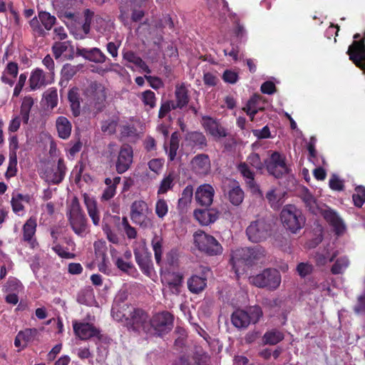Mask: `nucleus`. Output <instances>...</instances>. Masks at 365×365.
Here are the masks:
<instances>
[{"instance_id":"obj_25","label":"nucleus","mask_w":365,"mask_h":365,"mask_svg":"<svg viewBox=\"0 0 365 365\" xmlns=\"http://www.w3.org/2000/svg\"><path fill=\"white\" fill-rule=\"evenodd\" d=\"M185 140L187 145L192 148L203 150L207 146V140L200 131H189L185 134Z\"/></svg>"},{"instance_id":"obj_8","label":"nucleus","mask_w":365,"mask_h":365,"mask_svg":"<svg viewBox=\"0 0 365 365\" xmlns=\"http://www.w3.org/2000/svg\"><path fill=\"white\" fill-rule=\"evenodd\" d=\"M148 319L149 315L147 312L141 308L135 307L125 323V326L128 330L134 332L146 334V330L148 329Z\"/></svg>"},{"instance_id":"obj_24","label":"nucleus","mask_w":365,"mask_h":365,"mask_svg":"<svg viewBox=\"0 0 365 365\" xmlns=\"http://www.w3.org/2000/svg\"><path fill=\"white\" fill-rule=\"evenodd\" d=\"M36 227L37 222L36 218L34 217H29L22 227V240L29 244L32 248H34L37 244L36 240L34 237L36 232Z\"/></svg>"},{"instance_id":"obj_34","label":"nucleus","mask_w":365,"mask_h":365,"mask_svg":"<svg viewBox=\"0 0 365 365\" xmlns=\"http://www.w3.org/2000/svg\"><path fill=\"white\" fill-rule=\"evenodd\" d=\"M187 287L190 292L199 294L205 289L207 286V279L198 275H192L187 280Z\"/></svg>"},{"instance_id":"obj_53","label":"nucleus","mask_w":365,"mask_h":365,"mask_svg":"<svg viewBox=\"0 0 365 365\" xmlns=\"http://www.w3.org/2000/svg\"><path fill=\"white\" fill-rule=\"evenodd\" d=\"M355 192L352 195L354 204L358 207H361L365 202V187L364 186H357Z\"/></svg>"},{"instance_id":"obj_5","label":"nucleus","mask_w":365,"mask_h":365,"mask_svg":"<svg viewBox=\"0 0 365 365\" xmlns=\"http://www.w3.org/2000/svg\"><path fill=\"white\" fill-rule=\"evenodd\" d=\"M57 19L46 11H38V16H34L29 21V26L34 36L44 37L47 31H51L56 24Z\"/></svg>"},{"instance_id":"obj_23","label":"nucleus","mask_w":365,"mask_h":365,"mask_svg":"<svg viewBox=\"0 0 365 365\" xmlns=\"http://www.w3.org/2000/svg\"><path fill=\"white\" fill-rule=\"evenodd\" d=\"M193 171L200 175L209 173L211 168L210 160L207 154H197L191 160Z\"/></svg>"},{"instance_id":"obj_43","label":"nucleus","mask_w":365,"mask_h":365,"mask_svg":"<svg viewBox=\"0 0 365 365\" xmlns=\"http://www.w3.org/2000/svg\"><path fill=\"white\" fill-rule=\"evenodd\" d=\"M337 256V252H334L331 256H329V252L328 250H325L324 252H317L314 255V259L316 264L319 267L324 266L327 264V262H333Z\"/></svg>"},{"instance_id":"obj_37","label":"nucleus","mask_w":365,"mask_h":365,"mask_svg":"<svg viewBox=\"0 0 365 365\" xmlns=\"http://www.w3.org/2000/svg\"><path fill=\"white\" fill-rule=\"evenodd\" d=\"M284 337V334L281 331L277 329H272L267 331L264 334L262 341L264 344L276 345L282 341Z\"/></svg>"},{"instance_id":"obj_39","label":"nucleus","mask_w":365,"mask_h":365,"mask_svg":"<svg viewBox=\"0 0 365 365\" xmlns=\"http://www.w3.org/2000/svg\"><path fill=\"white\" fill-rule=\"evenodd\" d=\"M163 240L161 236L155 235L151 240V246L154 252L155 259L158 265H161Z\"/></svg>"},{"instance_id":"obj_35","label":"nucleus","mask_w":365,"mask_h":365,"mask_svg":"<svg viewBox=\"0 0 365 365\" xmlns=\"http://www.w3.org/2000/svg\"><path fill=\"white\" fill-rule=\"evenodd\" d=\"M48 83L46 81L45 74L42 69L36 68L32 73L29 78L31 90L35 91Z\"/></svg>"},{"instance_id":"obj_21","label":"nucleus","mask_w":365,"mask_h":365,"mask_svg":"<svg viewBox=\"0 0 365 365\" xmlns=\"http://www.w3.org/2000/svg\"><path fill=\"white\" fill-rule=\"evenodd\" d=\"M133 252L135 262L141 272L146 276H150L153 270L151 254L148 252L140 251L137 248L134 250Z\"/></svg>"},{"instance_id":"obj_12","label":"nucleus","mask_w":365,"mask_h":365,"mask_svg":"<svg viewBox=\"0 0 365 365\" xmlns=\"http://www.w3.org/2000/svg\"><path fill=\"white\" fill-rule=\"evenodd\" d=\"M365 33L361 40L354 41L349 46L347 54L349 59L360 69L365 71Z\"/></svg>"},{"instance_id":"obj_16","label":"nucleus","mask_w":365,"mask_h":365,"mask_svg":"<svg viewBox=\"0 0 365 365\" xmlns=\"http://www.w3.org/2000/svg\"><path fill=\"white\" fill-rule=\"evenodd\" d=\"M237 169L242 176L248 190L253 195L262 197V192L255 179V173L251 170L248 164L247 163L242 162L237 165Z\"/></svg>"},{"instance_id":"obj_40","label":"nucleus","mask_w":365,"mask_h":365,"mask_svg":"<svg viewBox=\"0 0 365 365\" xmlns=\"http://www.w3.org/2000/svg\"><path fill=\"white\" fill-rule=\"evenodd\" d=\"M34 105V99L31 96H25L22 101L20 115L24 124H27L29 120L30 111Z\"/></svg>"},{"instance_id":"obj_58","label":"nucleus","mask_w":365,"mask_h":365,"mask_svg":"<svg viewBox=\"0 0 365 365\" xmlns=\"http://www.w3.org/2000/svg\"><path fill=\"white\" fill-rule=\"evenodd\" d=\"M118 122L115 120H108L102 123L101 130L109 135L115 133Z\"/></svg>"},{"instance_id":"obj_46","label":"nucleus","mask_w":365,"mask_h":365,"mask_svg":"<svg viewBox=\"0 0 365 365\" xmlns=\"http://www.w3.org/2000/svg\"><path fill=\"white\" fill-rule=\"evenodd\" d=\"M142 101L143 105L146 107H148V109H153L156 106V96L153 91L151 90H147L143 91L140 97Z\"/></svg>"},{"instance_id":"obj_22","label":"nucleus","mask_w":365,"mask_h":365,"mask_svg":"<svg viewBox=\"0 0 365 365\" xmlns=\"http://www.w3.org/2000/svg\"><path fill=\"white\" fill-rule=\"evenodd\" d=\"M76 53V56H82L85 59L96 63H103L107 59L106 55L98 48L88 49L77 47Z\"/></svg>"},{"instance_id":"obj_45","label":"nucleus","mask_w":365,"mask_h":365,"mask_svg":"<svg viewBox=\"0 0 365 365\" xmlns=\"http://www.w3.org/2000/svg\"><path fill=\"white\" fill-rule=\"evenodd\" d=\"M78 66H73L70 63L65 64L61 69V81L68 82L78 71Z\"/></svg>"},{"instance_id":"obj_4","label":"nucleus","mask_w":365,"mask_h":365,"mask_svg":"<svg viewBox=\"0 0 365 365\" xmlns=\"http://www.w3.org/2000/svg\"><path fill=\"white\" fill-rule=\"evenodd\" d=\"M284 227L292 233H297L304 225L306 219L302 211L294 205H285L280 213Z\"/></svg>"},{"instance_id":"obj_51","label":"nucleus","mask_w":365,"mask_h":365,"mask_svg":"<svg viewBox=\"0 0 365 365\" xmlns=\"http://www.w3.org/2000/svg\"><path fill=\"white\" fill-rule=\"evenodd\" d=\"M193 196V187L190 185H187L181 194V197L178 200L180 207H185L191 202Z\"/></svg>"},{"instance_id":"obj_31","label":"nucleus","mask_w":365,"mask_h":365,"mask_svg":"<svg viewBox=\"0 0 365 365\" xmlns=\"http://www.w3.org/2000/svg\"><path fill=\"white\" fill-rule=\"evenodd\" d=\"M56 127L60 138L66 140L70 137L72 125L66 117H58L56 120Z\"/></svg>"},{"instance_id":"obj_3","label":"nucleus","mask_w":365,"mask_h":365,"mask_svg":"<svg viewBox=\"0 0 365 365\" xmlns=\"http://www.w3.org/2000/svg\"><path fill=\"white\" fill-rule=\"evenodd\" d=\"M174 316L168 311L156 313L148 319L147 334L163 336L173 327Z\"/></svg>"},{"instance_id":"obj_33","label":"nucleus","mask_w":365,"mask_h":365,"mask_svg":"<svg viewBox=\"0 0 365 365\" xmlns=\"http://www.w3.org/2000/svg\"><path fill=\"white\" fill-rule=\"evenodd\" d=\"M301 199L310 213L314 215L319 214L322 210L319 207L316 198L307 189L302 194Z\"/></svg>"},{"instance_id":"obj_42","label":"nucleus","mask_w":365,"mask_h":365,"mask_svg":"<svg viewBox=\"0 0 365 365\" xmlns=\"http://www.w3.org/2000/svg\"><path fill=\"white\" fill-rule=\"evenodd\" d=\"M174 180L175 176L173 172H170L165 175L160 183V186L158 190V195L165 194L168 190H172L175 185Z\"/></svg>"},{"instance_id":"obj_59","label":"nucleus","mask_w":365,"mask_h":365,"mask_svg":"<svg viewBox=\"0 0 365 365\" xmlns=\"http://www.w3.org/2000/svg\"><path fill=\"white\" fill-rule=\"evenodd\" d=\"M52 250L61 258L73 259L76 255L66 251L60 244H56L52 247Z\"/></svg>"},{"instance_id":"obj_13","label":"nucleus","mask_w":365,"mask_h":365,"mask_svg":"<svg viewBox=\"0 0 365 365\" xmlns=\"http://www.w3.org/2000/svg\"><path fill=\"white\" fill-rule=\"evenodd\" d=\"M135 307L125 302V298L117 297L111 308V315L117 322L125 323Z\"/></svg>"},{"instance_id":"obj_9","label":"nucleus","mask_w":365,"mask_h":365,"mask_svg":"<svg viewBox=\"0 0 365 365\" xmlns=\"http://www.w3.org/2000/svg\"><path fill=\"white\" fill-rule=\"evenodd\" d=\"M246 234L252 242H262L271 235V225L263 219L257 220L247 227Z\"/></svg>"},{"instance_id":"obj_63","label":"nucleus","mask_w":365,"mask_h":365,"mask_svg":"<svg viewBox=\"0 0 365 365\" xmlns=\"http://www.w3.org/2000/svg\"><path fill=\"white\" fill-rule=\"evenodd\" d=\"M222 79L226 83L233 84L237 81L238 75L236 72L231 70H225L222 75Z\"/></svg>"},{"instance_id":"obj_62","label":"nucleus","mask_w":365,"mask_h":365,"mask_svg":"<svg viewBox=\"0 0 365 365\" xmlns=\"http://www.w3.org/2000/svg\"><path fill=\"white\" fill-rule=\"evenodd\" d=\"M329 187L333 190L341 191L344 190V182L341 180L336 175H333L329 180Z\"/></svg>"},{"instance_id":"obj_17","label":"nucleus","mask_w":365,"mask_h":365,"mask_svg":"<svg viewBox=\"0 0 365 365\" xmlns=\"http://www.w3.org/2000/svg\"><path fill=\"white\" fill-rule=\"evenodd\" d=\"M224 192L227 195L230 203L235 206H239L243 202L245 192L239 182L235 180H229L227 185H224Z\"/></svg>"},{"instance_id":"obj_10","label":"nucleus","mask_w":365,"mask_h":365,"mask_svg":"<svg viewBox=\"0 0 365 365\" xmlns=\"http://www.w3.org/2000/svg\"><path fill=\"white\" fill-rule=\"evenodd\" d=\"M84 93L90 105L99 110L103 108L106 99V92L102 83L97 81L91 82L85 89Z\"/></svg>"},{"instance_id":"obj_55","label":"nucleus","mask_w":365,"mask_h":365,"mask_svg":"<svg viewBox=\"0 0 365 365\" xmlns=\"http://www.w3.org/2000/svg\"><path fill=\"white\" fill-rule=\"evenodd\" d=\"M247 163L257 170H262L265 166L264 163L261 161L258 153H252L247 158Z\"/></svg>"},{"instance_id":"obj_56","label":"nucleus","mask_w":365,"mask_h":365,"mask_svg":"<svg viewBox=\"0 0 365 365\" xmlns=\"http://www.w3.org/2000/svg\"><path fill=\"white\" fill-rule=\"evenodd\" d=\"M314 267L308 262H300L297 266V272L301 277H305L312 273Z\"/></svg>"},{"instance_id":"obj_48","label":"nucleus","mask_w":365,"mask_h":365,"mask_svg":"<svg viewBox=\"0 0 365 365\" xmlns=\"http://www.w3.org/2000/svg\"><path fill=\"white\" fill-rule=\"evenodd\" d=\"M115 265L118 269L127 274L137 272L136 268L131 262L125 261L122 257H117L115 259Z\"/></svg>"},{"instance_id":"obj_64","label":"nucleus","mask_w":365,"mask_h":365,"mask_svg":"<svg viewBox=\"0 0 365 365\" xmlns=\"http://www.w3.org/2000/svg\"><path fill=\"white\" fill-rule=\"evenodd\" d=\"M261 91L264 94H273L276 91L275 84L269 81H265L261 86Z\"/></svg>"},{"instance_id":"obj_11","label":"nucleus","mask_w":365,"mask_h":365,"mask_svg":"<svg viewBox=\"0 0 365 365\" xmlns=\"http://www.w3.org/2000/svg\"><path fill=\"white\" fill-rule=\"evenodd\" d=\"M266 169L269 175L280 178L288 172L285 158L279 152L272 153L270 158L264 161Z\"/></svg>"},{"instance_id":"obj_52","label":"nucleus","mask_w":365,"mask_h":365,"mask_svg":"<svg viewBox=\"0 0 365 365\" xmlns=\"http://www.w3.org/2000/svg\"><path fill=\"white\" fill-rule=\"evenodd\" d=\"M349 266V259L344 257L336 259L334 264L331 268V272L333 274H339Z\"/></svg>"},{"instance_id":"obj_28","label":"nucleus","mask_w":365,"mask_h":365,"mask_svg":"<svg viewBox=\"0 0 365 365\" xmlns=\"http://www.w3.org/2000/svg\"><path fill=\"white\" fill-rule=\"evenodd\" d=\"M68 100L73 115L74 117L79 116L81 112V104L83 100L78 88L73 87L68 91Z\"/></svg>"},{"instance_id":"obj_49","label":"nucleus","mask_w":365,"mask_h":365,"mask_svg":"<svg viewBox=\"0 0 365 365\" xmlns=\"http://www.w3.org/2000/svg\"><path fill=\"white\" fill-rule=\"evenodd\" d=\"M43 98L48 106L51 109L57 106L58 93L55 88H50L43 94Z\"/></svg>"},{"instance_id":"obj_6","label":"nucleus","mask_w":365,"mask_h":365,"mask_svg":"<svg viewBox=\"0 0 365 365\" xmlns=\"http://www.w3.org/2000/svg\"><path fill=\"white\" fill-rule=\"evenodd\" d=\"M193 237L194 243L200 252L210 256L222 253V247L213 236L200 231L195 232Z\"/></svg>"},{"instance_id":"obj_60","label":"nucleus","mask_w":365,"mask_h":365,"mask_svg":"<svg viewBox=\"0 0 365 365\" xmlns=\"http://www.w3.org/2000/svg\"><path fill=\"white\" fill-rule=\"evenodd\" d=\"M164 160L160 158L152 159L148 163L149 169L157 175L161 172Z\"/></svg>"},{"instance_id":"obj_38","label":"nucleus","mask_w":365,"mask_h":365,"mask_svg":"<svg viewBox=\"0 0 365 365\" xmlns=\"http://www.w3.org/2000/svg\"><path fill=\"white\" fill-rule=\"evenodd\" d=\"M182 283V275L180 273H172L166 279V284L173 294H178Z\"/></svg>"},{"instance_id":"obj_61","label":"nucleus","mask_w":365,"mask_h":365,"mask_svg":"<svg viewBox=\"0 0 365 365\" xmlns=\"http://www.w3.org/2000/svg\"><path fill=\"white\" fill-rule=\"evenodd\" d=\"M103 230L104 233L106 234V237L109 242H112L113 244H115V245H118L119 243L120 239H119L118 235L111 230L109 225L106 224L103 227Z\"/></svg>"},{"instance_id":"obj_54","label":"nucleus","mask_w":365,"mask_h":365,"mask_svg":"<svg viewBox=\"0 0 365 365\" xmlns=\"http://www.w3.org/2000/svg\"><path fill=\"white\" fill-rule=\"evenodd\" d=\"M155 214L159 218L163 219L168 212V206L165 200L159 199L155 204Z\"/></svg>"},{"instance_id":"obj_30","label":"nucleus","mask_w":365,"mask_h":365,"mask_svg":"<svg viewBox=\"0 0 365 365\" xmlns=\"http://www.w3.org/2000/svg\"><path fill=\"white\" fill-rule=\"evenodd\" d=\"M250 319L247 312L243 309H237L231 315V322L237 329H246L250 324Z\"/></svg>"},{"instance_id":"obj_41","label":"nucleus","mask_w":365,"mask_h":365,"mask_svg":"<svg viewBox=\"0 0 365 365\" xmlns=\"http://www.w3.org/2000/svg\"><path fill=\"white\" fill-rule=\"evenodd\" d=\"M177 106L180 109L187 105L189 102V96L187 89L185 86H177L175 91Z\"/></svg>"},{"instance_id":"obj_36","label":"nucleus","mask_w":365,"mask_h":365,"mask_svg":"<svg viewBox=\"0 0 365 365\" xmlns=\"http://www.w3.org/2000/svg\"><path fill=\"white\" fill-rule=\"evenodd\" d=\"M66 172V166L63 158H59L57 163V168L53 173L48 177V180L53 185H58L64 179Z\"/></svg>"},{"instance_id":"obj_14","label":"nucleus","mask_w":365,"mask_h":365,"mask_svg":"<svg viewBox=\"0 0 365 365\" xmlns=\"http://www.w3.org/2000/svg\"><path fill=\"white\" fill-rule=\"evenodd\" d=\"M73 329L76 336L81 340L86 341L93 337L101 339L100 329L93 324L74 321L73 322Z\"/></svg>"},{"instance_id":"obj_26","label":"nucleus","mask_w":365,"mask_h":365,"mask_svg":"<svg viewBox=\"0 0 365 365\" xmlns=\"http://www.w3.org/2000/svg\"><path fill=\"white\" fill-rule=\"evenodd\" d=\"M319 214H322L324 220L334 227L336 235H340L344 231L345 226L343 221L336 212L331 209L322 210Z\"/></svg>"},{"instance_id":"obj_29","label":"nucleus","mask_w":365,"mask_h":365,"mask_svg":"<svg viewBox=\"0 0 365 365\" xmlns=\"http://www.w3.org/2000/svg\"><path fill=\"white\" fill-rule=\"evenodd\" d=\"M83 199L88 214L91 217L93 224L95 226H98L100 225V215L97 208L96 201L90 197L87 194L83 195Z\"/></svg>"},{"instance_id":"obj_2","label":"nucleus","mask_w":365,"mask_h":365,"mask_svg":"<svg viewBox=\"0 0 365 365\" xmlns=\"http://www.w3.org/2000/svg\"><path fill=\"white\" fill-rule=\"evenodd\" d=\"M66 217L76 235L83 237L89 232L88 219L77 197H74L68 206Z\"/></svg>"},{"instance_id":"obj_7","label":"nucleus","mask_w":365,"mask_h":365,"mask_svg":"<svg viewBox=\"0 0 365 365\" xmlns=\"http://www.w3.org/2000/svg\"><path fill=\"white\" fill-rule=\"evenodd\" d=\"M251 283L257 287L276 289L280 284L281 275L275 269H265L262 272L250 277Z\"/></svg>"},{"instance_id":"obj_50","label":"nucleus","mask_w":365,"mask_h":365,"mask_svg":"<svg viewBox=\"0 0 365 365\" xmlns=\"http://www.w3.org/2000/svg\"><path fill=\"white\" fill-rule=\"evenodd\" d=\"M250 319V324H257L263 316L262 308L258 306L250 307L246 311Z\"/></svg>"},{"instance_id":"obj_32","label":"nucleus","mask_w":365,"mask_h":365,"mask_svg":"<svg viewBox=\"0 0 365 365\" xmlns=\"http://www.w3.org/2000/svg\"><path fill=\"white\" fill-rule=\"evenodd\" d=\"M19 148V140L16 136H12L9 139V150H10V163L6 173V178H10L16 175V170L12 172L11 166L16 165V150Z\"/></svg>"},{"instance_id":"obj_18","label":"nucleus","mask_w":365,"mask_h":365,"mask_svg":"<svg viewBox=\"0 0 365 365\" xmlns=\"http://www.w3.org/2000/svg\"><path fill=\"white\" fill-rule=\"evenodd\" d=\"M148 205L144 200H135L130 207L132 221L140 226L146 225Z\"/></svg>"},{"instance_id":"obj_27","label":"nucleus","mask_w":365,"mask_h":365,"mask_svg":"<svg viewBox=\"0 0 365 365\" xmlns=\"http://www.w3.org/2000/svg\"><path fill=\"white\" fill-rule=\"evenodd\" d=\"M195 218L202 225H208L215 222L218 217L219 212L215 209H197L194 211Z\"/></svg>"},{"instance_id":"obj_19","label":"nucleus","mask_w":365,"mask_h":365,"mask_svg":"<svg viewBox=\"0 0 365 365\" xmlns=\"http://www.w3.org/2000/svg\"><path fill=\"white\" fill-rule=\"evenodd\" d=\"M214 195L213 187L210 184H203L197 188L195 198L199 205L208 207L212 203Z\"/></svg>"},{"instance_id":"obj_57","label":"nucleus","mask_w":365,"mask_h":365,"mask_svg":"<svg viewBox=\"0 0 365 365\" xmlns=\"http://www.w3.org/2000/svg\"><path fill=\"white\" fill-rule=\"evenodd\" d=\"M123 58L127 61L135 64L138 67L145 65V61L133 51L125 52L123 54Z\"/></svg>"},{"instance_id":"obj_20","label":"nucleus","mask_w":365,"mask_h":365,"mask_svg":"<svg viewBox=\"0 0 365 365\" xmlns=\"http://www.w3.org/2000/svg\"><path fill=\"white\" fill-rule=\"evenodd\" d=\"M202 125L205 130L214 138H225L227 135L225 128L210 116L202 117Z\"/></svg>"},{"instance_id":"obj_1","label":"nucleus","mask_w":365,"mask_h":365,"mask_svg":"<svg viewBox=\"0 0 365 365\" xmlns=\"http://www.w3.org/2000/svg\"><path fill=\"white\" fill-rule=\"evenodd\" d=\"M266 256L265 250L260 245L253 247L238 248L232 252L230 264L237 274L240 273L242 266L252 267L262 263ZM244 271V268L242 269Z\"/></svg>"},{"instance_id":"obj_15","label":"nucleus","mask_w":365,"mask_h":365,"mask_svg":"<svg viewBox=\"0 0 365 365\" xmlns=\"http://www.w3.org/2000/svg\"><path fill=\"white\" fill-rule=\"evenodd\" d=\"M133 150L130 145L125 144L120 147L115 163V170L118 174L125 173L131 166Z\"/></svg>"},{"instance_id":"obj_44","label":"nucleus","mask_w":365,"mask_h":365,"mask_svg":"<svg viewBox=\"0 0 365 365\" xmlns=\"http://www.w3.org/2000/svg\"><path fill=\"white\" fill-rule=\"evenodd\" d=\"M71 47L73 51V47L71 45L70 41H56L54 42L51 50L56 59H58L61 56Z\"/></svg>"},{"instance_id":"obj_47","label":"nucleus","mask_w":365,"mask_h":365,"mask_svg":"<svg viewBox=\"0 0 365 365\" xmlns=\"http://www.w3.org/2000/svg\"><path fill=\"white\" fill-rule=\"evenodd\" d=\"M19 337L22 338V341L24 342L23 348L26 347L30 342H33L36 338L38 331L36 328L26 329L19 332Z\"/></svg>"}]
</instances>
